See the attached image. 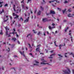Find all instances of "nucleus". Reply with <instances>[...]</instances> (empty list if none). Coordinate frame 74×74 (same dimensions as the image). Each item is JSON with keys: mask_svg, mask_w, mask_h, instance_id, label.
Wrapping results in <instances>:
<instances>
[{"mask_svg": "<svg viewBox=\"0 0 74 74\" xmlns=\"http://www.w3.org/2000/svg\"><path fill=\"white\" fill-rule=\"evenodd\" d=\"M2 12H4V9H2Z\"/></svg>", "mask_w": 74, "mask_h": 74, "instance_id": "obj_49", "label": "nucleus"}, {"mask_svg": "<svg viewBox=\"0 0 74 74\" xmlns=\"http://www.w3.org/2000/svg\"><path fill=\"white\" fill-rule=\"evenodd\" d=\"M0 34H1V35H3V32H0Z\"/></svg>", "mask_w": 74, "mask_h": 74, "instance_id": "obj_37", "label": "nucleus"}, {"mask_svg": "<svg viewBox=\"0 0 74 74\" xmlns=\"http://www.w3.org/2000/svg\"><path fill=\"white\" fill-rule=\"evenodd\" d=\"M8 49H6V51H7L8 52H9L10 51V48H8Z\"/></svg>", "mask_w": 74, "mask_h": 74, "instance_id": "obj_31", "label": "nucleus"}, {"mask_svg": "<svg viewBox=\"0 0 74 74\" xmlns=\"http://www.w3.org/2000/svg\"><path fill=\"white\" fill-rule=\"evenodd\" d=\"M70 15H71V14H69L68 15V17H72V16H70Z\"/></svg>", "mask_w": 74, "mask_h": 74, "instance_id": "obj_26", "label": "nucleus"}, {"mask_svg": "<svg viewBox=\"0 0 74 74\" xmlns=\"http://www.w3.org/2000/svg\"><path fill=\"white\" fill-rule=\"evenodd\" d=\"M34 65H37V66H38V64H34Z\"/></svg>", "mask_w": 74, "mask_h": 74, "instance_id": "obj_50", "label": "nucleus"}, {"mask_svg": "<svg viewBox=\"0 0 74 74\" xmlns=\"http://www.w3.org/2000/svg\"><path fill=\"white\" fill-rule=\"evenodd\" d=\"M68 29H69V27H67V28L66 29H65V32H67V30Z\"/></svg>", "mask_w": 74, "mask_h": 74, "instance_id": "obj_29", "label": "nucleus"}, {"mask_svg": "<svg viewBox=\"0 0 74 74\" xmlns=\"http://www.w3.org/2000/svg\"><path fill=\"white\" fill-rule=\"evenodd\" d=\"M2 3H3V2H0V4L1 5L0 7L1 8V7H2V6H3V5H2V4H2Z\"/></svg>", "mask_w": 74, "mask_h": 74, "instance_id": "obj_14", "label": "nucleus"}, {"mask_svg": "<svg viewBox=\"0 0 74 74\" xmlns=\"http://www.w3.org/2000/svg\"><path fill=\"white\" fill-rule=\"evenodd\" d=\"M56 41H55L54 42L55 45L56 46V47H58V45H56Z\"/></svg>", "mask_w": 74, "mask_h": 74, "instance_id": "obj_18", "label": "nucleus"}, {"mask_svg": "<svg viewBox=\"0 0 74 74\" xmlns=\"http://www.w3.org/2000/svg\"><path fill=\"white\" fill-rule=\"evenodd\" d=\"M71 33H70L69 34V36H71Z\"/></svg>", "mask_w": 74, "mask_h": 74, "instance_id": "obj_58", "label": "nucleus"}, {"mask_svg": "<svg viewBox=\"0 0 74 74\" xmlns=\"http://www.w3.org/2000/svg\"><path fill=\"white\" fill-rule=\"evenodd\" d=\"M40 46H41V45H39L38 46H37V47H38L36 49V51H38V52H40Z\"/></svg>", "mask_w": 74, "mask_h": 74, "instance_id": "obj_2", "label": "nucleus"}, {"mask_svg": "<svg viewBox=\"0 0 74 74\" xmlns=\"http://www.w3.org/2000/svg\"><path fill=\"white\" fill-rule=\"evenodd\" d=\"M55 53H54L53 54L51 55H50V57H49V58H53L52 57V56H54V55H55Z\"/></svg>", "mask_w": 74, "mask_h": 74, "instance_id": "obj_10", "label": "nucleus"}, {"mask_svg": "<svg viewBox=\"0 0 74 74\" xmlns=\"http://www.w3.org/2000/svg\"><path fill=\"white\" fill-rule=\"evenodd\" d=\"M62 47H63V45H60L59 46V49H62Z\"/></svg>", "mask_w": 74, "mask_h": 74, "instance_id": "obj_11", "label": "nucleus"}, {"mask_svg": "<svg viewBox=\"0 0 74 74\" xmlns=\"http://www.w3.org/2000/svg\"><path fill=\"white\" fill-rule=\"evenodd\" d=\"M16 14H15V13H13V16H16Z\"/></svg>", "mask_w": 74, "mask_h": 74, "instance_id": "obj_30", "label": "nucleus"}, {"mask_svg": "<svg viewBox=\"0 0 74 74\" xmlns=\"http://www.w3.org/2000/svg\"><path fill=\"white\" fill-rule=\"evenodd\" d=\"M6 18H7V19L6 20H7V21H8V16H6Z\"/></svg>", "mask_w": 74, "mask_h": 74, "instance_id": "obj_35", "label": "nucleus"}, {"mask_svg": "<svg viewBox=\"0 0 74 74\" xmlns=\"http://www.w3.org/2000/svg\"><path fill=\"white\" fill-rule=\"evenodd\" d=\"M16 36L17 37H18L19 36L18 35V34H16Z\"/></svg>", "mask_w": 74, "mask_h": 74, "instance_id": "obj_54", "label": "nucleus"}, {"mask_svg": "<svg viewBox=\"0 0 74 74\" xmlns=\"http://www.w3.org/2000/svg\"><path fill=\"white\" fill-rule=\"evenodd\" d=\"M70 38H71V41H72V42H73V37L71 36L70 37Z\"/></svg>", "mask_w": 74, "mask_h": 74, "instance_id": "obj_34", "label": "nucleus"}, {"mask_svg": "<svg viewBox=\"0 0 74 74\" xmlns=\"http://www.w3.org/2000/svg\"><path fill=\"white\" fill-rule=\"evenodd\" d=\"M66 21H66V20H64V22H66Z\"/></svg>", "mask_w": 74, "mask_h": 74, "instance_id": "obj_55", "label": "nucleus"}, {"mask_svg": "<svg viewBox=\"0 0 74 74\" xmlns=\"http://www.w3.org/2000/svg\"><path fill=\"white\" fill-rule=\"evenodd\" d=\"M70 55H73V58H74V54L73 53H71L70 54Z\"/></svg>", "mask_w": 74, "mask_h": 74, "instance_id": "obj_27", "label": "nucleus"}, {"mask_svg": "<svg viewBox=\"0 0 74 74\" xmlns=\"http://www.w3.org/2000/svg\"><path fill=\"white\" fill-rule=\"evenodd\" d=\"M4 7H7L8 6V4H6L5 5H4Z\"/></svg>", "mask_w": 74, "mask_h": 74, "instance_id": "obj_36", "label": "nucleus"}, {"mask_svg": "<svg viewBox=\"0 0 74 74\" xmlns=\"http://www.w3.org/2000/svg\"><path fill=\"white\" fill-rule=\"evenodd\" d=\"M32 1V0H28L27 3L28 4V3H29V1Z\"/></svg>", "mask_w": 74, "mask_h": 74, "instance_id": "obj_40", "label": "nucleus"}, {"mask_svg": "<svg viewBox=\"0 0 74 74\" xmlns=\"http://www.w3.org/2000/svg\"><path fill=\"white\" fill-rule=\"evenodd\" d=\"M50 14H51V13H46V15L47 16L48 15H49Z\"/></svg>", "mask_w": 74, "mask_h": 74, "instance_id": "obj_23", "label": "nucleus"}, {"mask_svg": "<svg viewBox=\"0 0 74 74\" xmlns=\"http://www.w3.org/2000/svg\"><path fill=\"white\" fill-rule=\"evenodd\" d=\"M47 21H48V19L47 18H42V21L43 22H47Z\"/></svg>", "mask_w": 74, "mask_h": 74, "instance_id": "obj_4", "label": "nucleus"}, {"mask_svg": "<svg viewBox=\"0 0 74 74\" xmlns=\"http://www.w3.org/2000/svg\"><path fill=\"white\" fill-rule=\"evenodd\" d=\"M33 32L34 33H35V34L37 33V32H35V30L34 29L33 30Z\"/></svg>", "mask_w": 74, "mask_h": 74, "instance_id": "obj_28", "label": "nucleus"}, {"mask_svg": "<svg viewBox=\"0 0 74 74\" xmlns=\"http://www.w3.org/2000/svg\"><path fill=\"white\" fill-rule=\"evenodd\" d=\"M68 71L66 70H64L63 71V72H64L65 74H69L71 73V71H70V69H68Z\"/></svg>", "mask_w": 74, "mask_h": 74, "instance_id": "obj_1", "label": "nucleus"}, {"mask_svg": "<svg viewBox=\"0 0 74 74\" xmlns=\"http://www.w3.org/2000/svg\"><path fill=\"white\" fill-rule=\"evenodd\" d=\"M52 5V6H53V7H55V5H53V4Z\"/></svg>", "mask_w": 74, "mask_h": 74, "instance_id": "obj_63", "label": "nucleus"}, {"mask_svg": "<svg viewBox=\"0 0 74 74\" xmlns=\"http://www.w3.org/2000/svg\"><path fill=\"white\" fill-rule=\"evenodd\" d=\"M18 44H20V42H19V41H18Z\"/></svg>", "mask_w": 74, "mask_h": 74, "instance_id": "obj_56", "label": "nucleus"}, {"mask_svg": "<svg viewBox=\"0 0 74 74\" xmlns=\"http://www.w3.org/2000/svg\"><path fill=\"white\" fill-rule=\"evenodd\" d=\"M19 10V9H17V10H16V13H18V11Z\"/></svg>", "mask_w": 74, "mask_h": 74, "instance_id": "obj_45", "label": "nucleus"}, {"mask_svg": "<svg viewBox=\"0 0 74 74\" xmlns=\"http://www.w3.org/2000/svg\"><path fill=\"white\" fill-rule=\"evenodd\" d=\"M50 14H55V11H53V10H51L50 11Z\"/></svg>", "mask_w": 74, "mask_h": 74, "instance_id": "obj_6", "label": "nucleus"}, {"mask_svg": "<svg viewBox=\"0 0 74 74\" xmlns=\"http://www.w3.org/2000/svg\"><path fill=\"white\" fill-rule=\"evenodd\" d=\"M58 56H59L60 57H59V60H60L62 59V58H62L63 57L62 56H61L60 54H58Z\"/></svg>", "mask_w": 74, "mask_h": 74, "instance_id": "obj_7", "label": "nucleus"}, {"mask_svg": "<svg viewBox=\"0 0 74 74\" xmlns=\"http://www.w3.org/2000/svg\"><path fill=\"white\" fill-rule=\"evenodd\" d=\"M68 11H69V12H71V8H70V9H69L68 10Z\"/></svg>", "mask_w": 74, "mask_h": 74, "instance_id": "obj_20", "label": "nucleus"}, {"mask_svg": "<svg viewBox=\"0 0 74 74\" xmlns=\"http://www.w3.org/2000/svg\"><path fill=\"white\" fill-rule=\"evenodd\" d=\"M28 44L29 46V48H32V47H31V45H30V44H29V43H28Z\"/></svg>", "mask_w": 74, "mask_h": 74, "instance_id": "obj_33", "label": "nucleus"}, {"mask_svg": "<svg viewBox=\"0 0 74 74\" xmlns=\"http://www.w3.org/2000/svg\"><path fill=\"white\" fill-rule=\"evenodd\" d=\"M66 11V9H65L63 11V14H64V12H65Z\"/></svg>", "mask_w": 74, "mask_h": 74, "instance_id": "obj_24", "label": "nucleus"}, {"mask_svg": "<svg viewBox=\"0 0 74 74\" xmlns=\"http://www.w3.org/2000/svg\"><path fill=\"white\" fill-rule=\"evenodd\" d=\"M13 8H15V5H13Z\"/></svg>", "mask_w": 74, "mask_h": 74, "instance_id": "obj_44", "label": "nucleus"}, {"mask_svg": "<svg viewBox=\"0 0 74 74\" xmlns=\"http://www.w3.org/2000/svg\"><path fill=\"white\" fill-rule=\"evenodd\" d=\"M40 9L42 11H43V10H44V8H43L42 6H40Z\"/></svg>", "mask_w": 74, "mask_h": 74, "instance_id": "obj_25", "label": "nucleus"}, {"mask_svg": "<svg viewBox=\"0 0 74 74\" xmlns=\"http://www.w3.org/2000/svg\"><path fill=\"white\" fill-rule=\"evenodd\" d=\"M13 30L14 31V32H15V28H14L13 29Z\"/></svg>", "mask_w": 74, "mask_h": 74, "instance_id": "obj_53", "label": "nucleus"}, {"mask_svg": "<svg viewBox=\"0 0 74 74\" xmlns=\"http://www.w3.org/2000/svg\"><path fill=\"white\" fill-rule=\"evenodd\" d=\"M30 35H31V34H28L27 36V37H29V36H30V37H32V36H30Z\"/></svg>", "mask_w": 74, "mask_h": 74, "instance_id": "obj_19", "label": "nucleus"}, {"mask_svg": "<svg viewBox=\"0 0 74 74\" xmlns=\"http://www.w3.org/2000/svg\"><path fill=\"white\" fill-rule=\"evenodd\" d=\"M25 8H26L27 10H28V7H25Z\"/></svg>", "mask_w": 74, "mask_h": 74, "instance_id": "obj_57", "label": "nucleus"}, {"mask_svg": "<svg viewBox=\"0 0 74 74\" xmlns=\"http://www.w3.org/2000/svg\"><path fill=\"white\" fill-rule=\"evenodd\" d=\"M14 33H15V32H13L10 33L8 35V37H11V35H10L11 34H14Z\"/></svg>", "mask_w": 74, "mask_h": 74, "instance_id": "obj_8", "label": "nucleus"}, {"mask_svg": "<svg viewBox=\"0 0 74 74\" xmlns=\"http://www.w3.org/2000/svg\"><path fill=\"white\" fill-rule=\"evenodd\" d=\"M57 9H58V10H59V11H61V9H60V8H57Z\"/></svg>", "mask_w": 74, "mask_h": 74, "instance_id": "obj_38", "label": "nucleus"}, {"mask_svg": "<svg viewBox=\"0 0 74 74\" xmlns=\"http://www.w3.org/2000/svg\"><path fill=\"white\" fill-rule=\"evenodd\" d=\"M16 18H18V17H19V16L17 15H16Z\"/></svg>", "mask_w": 74, "mask_h": 74, "instance_id": "obj_42", "label": "nucleus"}, {"mask_svg": "<svg viewBox=\"0 0 74 74\" xmlns=\"http://www.w3.org/2000/svg\"><path fill=\"white\" fill-rule=\"evenodd\" d=\"M37 15H41V11L40 10H39V12H38Z\"/></svg>", "mask_w": 74, "mask_h": 74, "instance_id": "obj_9", "label": "nucleus"}, {"mask_svg": "<svg viewBox=\"0 0 74 74\" xmlns=\"http://www.w3.org/2000/svg\"><path fill=\"white\" fill-rule=\"evenodd\" d=\"M72 71H73V74H74V70H72Z\"/></svg>", "mask_w": 74, "mask_h": 74, "instance_id": "obj_61", "label": "nucleus"}, {"mask_svg": "<svg viewBox=\"0 0 74 74\" xmlns=\"http://www.w3.org/2000/svg\"><path fill=\"white\" fill-rule=\"evenodd\" d=\"M21 26V25L20 24H18V27H20V26Z\"/></svg>", "mask_w": 74, "mask_h": 74, "instance_id": "obj_48", "label": "nucleus"}, {"mask_svg": "<svg viewBox=\"0 0 74 74\" xmlns=\"http://www.w3.org/2000/svg\"><path fill=\"white\" fill-rule=\"evenodd\" d=\"M40 64H48V65H50V64H48V63H45L44 62H41L40 63Z\"/></svg>", "mask_w": 74, "mask_h": 74, "instance_id": "obj_13", "label": "nucleus"}, {"mask_svg": "<svg viewBox=\"0 0 74 74\" xmlns=\"http://www.w3.org/2000/svg\"><path fill=\"white\" fill-rule=\"evenodd\" d=\"M55 0L51 1H49V3H54V2H55Z\"/></svg>", "mask_w": 74, "mask_h": 74, "instance_id": "obj_17", "label": "nucleus"}, {"mask_svg": "<svg viewBox=\"0 0 74 74\" xmlns=\"http://www.w3.org/2000/svg\"><path fill=\"white\" fill-rule=\"evenodd\" d=\"M21 21H23V18H22V17H21L20 19L19 20V21H21Z\"/></svg>", "mask_w": 74, "mask_h": 74, "instance_id": "obj_32", "label": "nucleus"}, {"mask_svg": "<svg viewBox=\"0 0 74 74\" xmlns=\"http://www.w3.org/2000/svg\"><path fill=\"white\" fill-rule=\"evenodd\" d=\"M23 1H24V0H23L22 1H21V3H23Z\"/></svg>", "mask_w": 74, "mask_h": 74, "instance_id": "obj_60", "label": "nucleus"}, {"mask_svg": "<svg viewBox=\"0 0 74 74\" xmlns=\"http://www.w3.org/2000/svg\"><path fill=\"white\" fill-rule=\"evenodd\" d=\"M37 12V10H36L34 11V13L36 14V12Z\"/></svg>", "mask_w": 74, "mask_h": 74, "instance_id": "obj_46", "label": "nucleus"}, {"mask_svg": "<svg viewBox=\"0 0 74 74\" xmlns=\"http://www.w3.org/2000/svg\"><path fill=\"white\" fill-rule=\"evenodd\" d=\"M49 28L50 30H52V27H51L50 26H49Z\"/></svg>", "mask_w": 74, "mask_h": 74, "instance_id": "obj_22", "label": "nucleus"}, {"mask_svg": "<svg viewBox=\"0 0 74 74\" xmlns=\"http://www.w3.org/2000/svg\"><path fill=\"white\" fill-rule=\"evenodd\" d=\"M29 17H28L27 18V19H26L24 21V23H26L27 22H29Z\"/></svg>", "mask_w": 74, "mask_h": 74, "instance_id": "obj_5", "label": "nucleus"}, {"mask_svg": "<svg viewBox=\"0 0 74 74\" xmlns=\"http://www.w3.org/2000/svg\"><path fill=\"white\" fill-rule=\"evenodd\" d=\"M43 1L44 3H45V1L44 0H43Z\"/></svg>", "mask_w": 74, "mask_h": 74, "instance_id": "obj_59", "label": "nucleus"}, {"mask_svg": "<svg viewBox=\"0 0 74 74\" xmlns=\"http://www.w3.org/2000/svg\"><path fill=\"white\" fill-rule=\"evenodd\" d=\"M5 28L6 30V32H5L6 36H7V35H8V31L7 30H10V29L7 27V26L5 27Z\"/></svg>", "mask_w": 74, "mask_h": 74, "instance_id": "obj_3", "label": "nucleus"}, {"mask_svg": "<svg viewBox=\"0 0 74 74\" xmlns=\"http://www.w3.org/2000/svg\"><path fill=\"white\" fill-rule=\"evenodd\" d=\"M52 26H55V24H54L53 23H52Z\"/></svg>", "mask_w": 74, "mask_h": 74, "instance_id": "obj_62", "label": "nucleus"}, {"mask_svg": "<svg viewBox=\"0 0 74 74\" xmlns=\"http://www.w3.org/2000/svg\"><path fill=\"white\" fill-rule=\"evenodd\" d=\"M10 19L12 20V17L11 16H10Z\"/></svg>", "mask_w": 74, "mask_h": 74, "instance_id": "obj_47", "label": "nucleus"}, {"mask_svg": "<svg viewBox=\"0 0 74 74\" xmlns=\"http://www.w3.org/2000/svg\"><path fill=\"white\" fill-rule=\"evenodd\" d=\"M22 7L23 8H25V5H22Z\"/></svg>", "mask_w": 74, "mask_h": 74, "instance_id": "obj_43", "label": "nucleus"}, {"mask_svg": "<svg viewBox=\"0 0 74 74\" xmlns=\"http://www.w3.org/2000/svg\"><path fill=\"white\" fill-rule=\"evenodd\" d=\"M34 62L36 63L37 64H38L39 63V62L37 61L36 60H35Z\"/></svg>", "mask_w": 74, "mask_h": 74, "instance_id": "obj_15", "label": "nucleus"}, {"mask_svg": "<svg viewBox=\"0 0 74 74\" xmlns=\"http://www.w3.org/2000/svg\"><path fill=\"white\" fill-rule=\"evenodd\" d=\"M50 52H51V53H52V52H53V51H50Z\"/></svg>", "mask_w": 74, "mask_h": 74, "instance_id": "obj_52", "label": "nucleus"}, {"mask_svg": "<svg viewBox=\"0 0 74 74\" xmlns=\"http://www.w3.org/2000/svg\"><path fill=\"white\" fill-rule=\"evenodd\" d=\"M29 55H32V53H30L29 54Z\"/></svg>", "mask_w": 74, "mask_h": 74, "instance_id": "obj_64", "label": "nucleus"}, {"mask_svg": "<svg viewBox=\"0 0 74 74\" xmlns=\"http://www.w3.org/2000/svg\"><path fill=\"white\" fill-rule=\"evenodd\" d=\"M40 33H41V32H39L37 34L38 35H39L40 34Z\"/></svg>", "mask_w": 74, "mask_h": 74, "instance_id": "obj_39", "label": "nucleus"}, {"mask_svg": "<svg viewBox=\"0 0 74 74\" xmlns=\"http://www.w3.org/2000/svg\"><path fill=\"white\" fill-rule=\"evenodd\" d=\"M20 52L21 54V55H23V54H24V51H23V53H22V52H21V51H20Z\"/></svg>", "mask_w": 74, "mask_h": 74, "instance_id": "obj_16", "label": "nucleus"}, {"mask_svg": "<svg viewBox=\"0 0 74 74\" xmlns=\"http://www.w3.org/2000/svg\"><path fill=\"white\" fill-rule=\"evenodd\" d=\"M21 12V9H20L19 11V12Z\"/></svg>", "mask_w": 74, "mask_h": 74, "instance_id": "obj_51", "label": "nucleus"}, {"mask_svg": "<svg viewBox=\"0 0 74 74\" xmlns=\"http://www.w3.org/2000/svg\"><path fill=\"white\" fill-rule=\"evenodd\" d=\"M12 40H14V41H15V40H16V39L15 38H13Z\"/></svg>", "mask_w": 74, "mask_h": 74, "instance_id": "obj_12", "label": "nucleus"}, {"mask_svg": "<svg viewBox=\"0 0 74 74\" xmlns=\"http://www.w3.org/2000/svg\"><path fill=\"white\" fill-rule=\"evenodd\" d=\"M56 3H60L59 1H57V0H56Z\"/></svg>", "mask_w": 74, "mask_h": 74, "instance_id": "obj_41", "label": "nucleus"}, {"mask_svg": "<svg viewBox=\"0 0 74 74\" xmlns=\"http://www.w3.org/2000/svg\"><path fill=\"white\" fill-rule=\"evenodd\" d=\"M64 4H66L67 3H68V1H65L64 2Z\"/></svg>", "mask_w": 74, "mask_h": 74, "instance_id": "obj_21", "label": "nucleus"}]
</instances>
